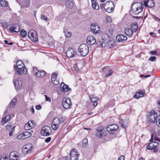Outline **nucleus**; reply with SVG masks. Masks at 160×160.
<instances>
[{"label": "nucleus", "mask_w": 160, "mask_h": 160, "mask_svg": "<svg viewBox=\"0 0 160 160\" xmlns=\"http://www.w3.org/2000/svg\"><path fill=\"white\" fill-rule=\"evenodd\" d=\"M36 108L38 110H40L41 109V106L40 105H38L36 106Z\"/></svg>", "instance_id": "obj_57"}, {"label": "nucleus", "mask_w": 160, "mask_h": 160, "mask_svg": "<svg viewBox=\"0 0 160 160\" xmlns=\"http://www.w3.org/2000/svg\"><path fill=\"white\" fill-rule=\"evenodd\" d=\"M86 41L88 44L92 45L96 42V39L93 36H88L87 38Z\"/></svg>", "instance_id": "obj_20"}, {"label": "nucleus", "mask_w": 160, "mask_h": 160, "mask_svg": "<svg viewBox=\"0 0 160 160\" xmlns=\"http://www.w3.org/2000/svg\"><path fill=\"white\" fill-rule=\"evenodd\" d=\"M10 118L11 116L10 115H8L5 117L3 118L1 120L2 124H4L10 120Z\"/></svg>", "instance_id": "obj_28"}, {"label": "nucleus", "mask_w": 160, "mask_h": 160, "mask_svg": "<svg viewBox=\"0 0 160 160\" xmlns=\"http://www.w3.org/2000/svg\"><path fill=\"white\" fill-rule=\"evenodd\" d=\"M17 100L15 98L12 99L10 103V108H12L14 107L16 103Z\"/></svg>", "instance_id": "obj_31"}, {"label": "nucleus", "mask_w": 160, "mask_h": 160, "mask_svg": "<svg viewBox=\"0 0 160 160\" xmlns=\"http://www.w3.org/2000/svg\"><path fill=\"white\" fill-rule=\"evenodd\" d=\"M124 32L125 34L128 37H131L132 35L133 32L129 28H126L125 29Z\"/></svg>", "instance_id": "obj_25"}, {"label": "nucleus", "mask_w": 160, "mask_h": 160, "mask_svg": "<svg viewBox=\"0 0 160 160\" xmlns=\"http://www.w3.org/2000/svg\"><path fill=\"white\" fill-rule=\"evenodd\" d=\"M153 113H152L148 118V120L151 122H154L157 119V113L153 111Z\"/></svg>", "instance_id": "obj_23"}, {"label": "nucleus", "mask_w": 160, "mask_h": 160, "mask_svg": "<svg viewBox=\"0 0 160 160\" xmlns=\"http://www.w3.org/2000/svg\"><path fill=\"white\" fill-rule=\"evenodd\" d=\"M24 65V64L23 63L22 61H21L20 60H18L17 61L16 63V67L18 66H19L21 65Z\"/></svg>", "instance_id": "obj_42"}, {"label": "nucleus", "mask_w": 160, "mask_h": 160, "mask_svg": "<svg viewBox=\"0 0 160 160\" xmlns=\"http://www.w3.org/2000/svg\"><path fill=\"white\" fill-rule=\"evenodd\" d=\"M58 120L60 121V122L61 123H63L66 120V118H65L60 117V118H58Z\"/></svg>", "instance_id": "obj_47"}, {"label": "nucleus", "mask_w": 160, "mask_h": 160, "mask_svg": "<svg viewBox=\"0 0 160 160\" xmlns=\"http://www.w3.org/2000/svg\"><path fill=\"white\" fill-rule=\"evenodd\" d=\"M116 39L118 42H123L127 39V38L122 34H120L116 37Z\"/></svg>", "instance_id": "obj_24"}, {"label": "nucleus", "mask_w": 160, "mask_h": 160, "mask_svg": "<svg viewBox=\"0 0 160 160\" xmlns=\"http://www.w3.org/2000/svg\"><path fill=\"white\" fill-rule=\"evenodd\" d=\"M28 36L33 42H36L38 40L36 32L33 30H30L28 32Z\"/></svg>", "instance_id": "obj_5"}, {"label": "nucleus", "mask_w": 160, "mask_h": 160, "mask_svg": "<svg viewBox=\"0 0 160 160\" xmlns=\"http://www.w3.org/2000/svg\"><path fill=\"white\" fill-rule=\"evenodd\" d=\"M102 39L103 42H107L108 40L109 36L107 34H103L102 35Z\"/></svg>", "instance_id": "obj_33"}, {"label": "nucleus", "mask_w": 160, "mask_h": 160, "mask_svg": "<svg viewBox=\"0 0 160 160\" xmlns=\"http://www.w3.org/2000/svg\"><path fill=\"white\" fill-rule=\"evenodd\" d=\"M118 160H124V157L123 156H121Z\"/></svg>", "instance_id": "obj_59"}, {"label": "nucleus", "mask_w": 160, "mask_h": 160, "mask_svg": "<svg viewBox=\"0 0 160 160\" xmlns=\"http://www.w3.org/2000/svg\"><path fill=\"white\" fill-rule=\"evenodd\" d=\"M93 102V105L95 107L97 106L98 103H97V101L94 102Z\"/></svg>", "instance_id": "obj_64"}, {"label": "nucleus", "mask_w": 160, "mask_h": 160, "mask_svg": "<svg viewBox=\"0 0 160 160\" xmlns=\"http://www.w3.org/2000/svg\"><path fill=\"white\" fill-rule=\"evenodd\" d=\"M154 138L155 140L160 141V139L158 138L157 136H154L153 135H152L151 136V139Z\"/></svg>", "instance_id": "obj_49"}, {"label": "nucleus", "mask_w": 160, "mask_h": 160, "mask_svg": "<svg viewBox=\"0 0 160 160\" xmlns=\"http://www.w3.org/2000/svg\"><path fill=\"white\" fill-rule=\"evenodd\" d=\"M22 81L20 78H18L13 81V83L15 87L17 90H19L21 89L22 85Z\"/></svg>", "instance_id": "obj_8"}, {"label": "nucleus", "mask_w": 160, "mask_h": 160, "mask_svg": "<svg viewBox=\"0 0 160 160\" xmlns=\"http://www.w3.org/2000/svg\"><path fill=\"white\" fill-rule=\"evenodd\" d=\"M15 127H13L10 124L8 125L7 126V128L8 129H9L10 128H11V130L9 131V136H11L12 135V132H13L14 129Z\"/></svg>", "instance_id": "obj_30"}, {"label": "nucleus", "mask_w": 160, "mask_h": 160, "mask_svg": "<svg viewBox=\"0 0 160 160\" xmlns=\"http://www.w3.org/2000/svg\"><path fill=\"white\" fill-rule=\"evenodd\" d=\"M96 131V136L97 137L100 138L103 137V134L104 133V130L103 129L99 127L97 128Z\"/></svg>", "instance_id": "obj_22"}, {"label": "nucleus", "mask_w": 160, "mask_h": 160, "mask_svg": "<svg viewBox=\"0 0 160 160\" xmlns=\"http://www.w3.org/2000/svg\"><path fill=\"white\" fill-rule=\"evenodd\" d=\"M107 44L108 47H112L114 44L113 42L111 40H108L107 42Z\"/></svg>", "instance_id": "obj_41"}, {"label": "nucleus", "mask_w": 160, "mask_h": 160, "mask_svg": "<svg viewBox=\"0 0 160 160\" xmlns=\"http://www.w3.org/2000/svg\"><path fill=\"white\" fill-rule=\"evenodd\" d=\"M0 160H8V157L6 154H3L1 156Z\"/></svg>", "instance_id": "obj_37"}, {"label": "nucleus", "mask_w": 160, "mask_h": 160, "mask_svg": "<svg viewBox=\"0 0 160 160\" xmlns=\"http://www.w3.org/2000/svg\"><path fill=\"white\" fill-rule=\"evenodd\" d=\"M79 156L76 150L74 149L71 151L70 154L71 160H77L78 159Z\"/></svg>", "instance_id": "obj_10"}, {"label": "nucleus", "mask_w": 160, "mask_h": 160, "mask_svg": "<svg viewBox=\"0 0 160 160\" xmlns=\"http://www.w3.org/2000/svg\"><path fill=\"white\" fill-rule=\"evenodd\" d=\"M14 68H15L17 72L19 74H25L27 73V69L24 65H20L17 67H16V66L15 65Z\"/></svg>", "instance_id": "obj_7"}, {"label": "nucleus", "mask_w": 160, "mask_h": 160, "mask_svg": "<svg viewBox=\"0 0 160 160\" xmlns=\"http://www.w3.org/2000/svg\"><path fill=\"white\" fill-rule=\"evenodd\" d=\"M157 53V52L156 51H151L150 52V53L153 55H156Z\"/></svg>", "instance_id": "obj_61"}, {"label": "nucleus", "mask_w": 160, "mask_h": 160, "mask_svg": "<svg viewBox=\"0 0 160 160\" xmlns=\"http://www.w3.org/2000/svg\"><path fill=\"white\" fill-rule=\"evenodd\" d=\"M64 85L62 88V90L63 92H67L70 90V88H69L68 85H65L63 83Z\"/></svg>", "instance_id": "obj_34"}, {"label": "nucleus", "mask_w": 160, "mask_h": 160, "mask_svg": "<svg viewBox=\"0 0 160 160\" xmlns=\"http://www.w3.org/2000/svg\"><path fill=\"white\" fill-rule=\"evenodd\" d=\"M130 28L133 32H135L138 30V25L136 22H134L131 25Z\"/></svg>", "instance_id": "obj_26"}, {"label": "nucleus", "mask_w": 160, "mask_h": 160, "mask_svg": "<svg viewBox=\"0 0 160 160\" xmlns=\"http://www.w3.org/2000/svg\"><path fill=\"white\" fill-rule=\"evenodd\" d=\"M90 98L92 102L97 101L98 99V98L95 97L94 96H92V97H90Z\"/></svg>", "instance_id": "obj_40"}, {"label": "nucleus", "mask_w": 160, "mask_h": 160, "mask_svg": "<svg viewBox=\"0 0 160 160\" xmlns=\"http://www.w3.org/2000/svg\"><path fill=\"white\" fill-rule=\"evenodd\" d=\"M88 140L87 138H84L82 141V145L83 147H85L87 144Z\"/></svg>", "instance_id": "obj_44"}, {"label": "nucleus", "mask_w": 160, "mask_h": 160, "mask_svg": "<svg viewBox=\"0 0 160 160\" xmlns=\"http://www.w3.org/2000/svg\"><path fill=\"white\" fill-rule=\"evenodd\" d=\"M106 20L107 22L109 23L111 22L112 21L111 17L109 16H107L106 17Z\"/></svg>", "instance_id": "obj_43"}, {"label": "nucleus", "mask_w": 160, "mask_h": 160, "mask_svg": "<svg viewBox=\"0 0 160 160\" xmlns=\"http://www.w3.org/2000/svg\"><path fill=\"white\" fill-rule=\"evenodd\" d=\"M25 138L29 137L32 135V133L29 132H26L23 133Z\"/></svg>", "instance_id": "obj_35"}, {"label": "nucleus", "mask_w": 160, "mask_h": 160, "mask_svg": "<svg viewBox=\"0 0 160 160\" xmlns=\"http://www.w3.org/2000/svg\"><path fill=\"white\" fill-rule=\"evenodd\" d=\"M71 104V102L69 98H63L62 101V105L65 109L69 108Z\"/></svg>", "instance_id": "obj_9"}, {"label": "nucleus", "mask_w": 160, "mask_h": 160, "mask_svg": "<svg viewBox=\"0 0 160 160\" xmlns=\"http://www.w3.org/2000/svg\"><path fill=\"white\" fill-rule=\"evenodd\" d=\"M17 138L19 139H23L25 138V137L23 133L20 134L17 136Z\"/></svg>", "instance_id": "obj_46"}, {"label": "nucleus", "mask_w": 160, "mask_h": 160, "mask_svg": "<svg viewBox=\"0 0 160 160\" xmlns=\"http://www.w3.org/2000/svg\"><path fill=\"white\" fill-rule=\"evenodd\" d=\"M9 30L11 32H18L20 30V26L18 24H13L10 28Z\"/></svg>", "instance_id": "obj_18"}, {"label": "nucleus", "mask_w": 160, "mask_h": 160, "mask_svg": "<svg viewBox=\"0 0 160 160\" xmlns=\"http://www.w3.org/2000/svg\"><path fill=\"white\" fill-rule=\"evenodd\" d=\"M102 43L101 47H105L106 45V42H103Z\"/></svg>", "instance_id": "obj_58"}, {"label": "nucleus", "mask_w": 160, "mask_h": 160, "mask_svg": "<svg viewBox=\"0 0 160 160\" xmlns=\"http://www.w3.org/2000/svg\"><path fill=\"white\" fill-rule=\"evenodd\" d=\"M158 145V143L155 142H151L150 143L147 147V148L148 149H153L155 152L158 151V149L157 147Z\"/></svg>", "instance_id": "obj_15"}, {"label": "nucleus", "mask_w": 160, "mask_h": 160, "mask_svg": "<svg viewBox=\"0 0 160 160\" xmlns=\"http://www.w3.org/2000/svg\"><path fill=\"white\" fill-rule=\"evenodd\" d=\"M78 51L81 56H85L88 53V47L86 44H83L80 46L78 49Z\"/></svg>", "instance_id": "obj_2"}, {"label": "nucleus", "mask_w": 160, "mask_h": 160, "mask_svg": "<svg viewBox=\"0 0 160 160\" xmlns=\"http://www.w3.org/2000/svg\"><path fill=\"white\" fill-rule=\"evenodd\" d=\"M42 19L43 20H45L46 22L48 21V19L47 17L46 16L44 15L42 16L41 17Z\"/></svg>", "instance_id": "obj_53"}, {"label": "nucleus", "mask_w": 160, "mask_h": 160, "mask_svg": "<svg viewBox=\"0 0 160 160\" xmlns=\"http://www.w3.org/2000/svg\"><path fill=\"white\" fill-rule=\"evenodd\" d=\"M57 74L55 73H53L52 75V80L57 79Z\"/></svg>", "instance_id": "obj_48"}, {"label": "nucleus", "mask_w": 160, "mask_h": 160, "mask_svg": "<svg viewBox=\"0 0 160 160\" xmlns=\"http://www.w3.org/2000/svg\"><path fill=\"white\" fill-rule=\"evenodd\" d=\"M66 55L67 57L72 58L77 55V52L72 48H69L66 52Z\"/></svg>", "instance_id": "obj_12"}, {"label": "nucleus", "mask_w": 160, "mask_h": 160, "mask_svg": "<svg viewBox=\"0 0 160 160\" xmlns=\"http://www.w3.org/2000/svg\"><path fill=\"white\" fill-rule=\"evenodd\" d=\"M52 81L53 84L57 85H58L59 83V82L58 80L57 79H52Z\"/></svg>", "instance_id": "obj_45"}, {"label": "nucleus", "mask_w": 160, "mask_h": 160, "mask_svg": "<svg viewBox=\"0 0 160 160\" xmlns=\"http://www.w3.org/2000/svg\"><path fill=\"white\" fill-rule=\"evenodd\" d=\"M112 73V70L110 69L108 72V74L105 75V77H106L108 76H110Z\"/></svg>", "instance_id": "obj_50"}, {"label": "nucleus", "mask_w": 160, "mask_h": 160, "mask_svg": "<svg viewBox=\"0 0 160 160\" xmlns=\"http://www.w3.org/2000/svg\"><path fill=\"white\" fill-rule=\"evenodd\" d=\"M61 123L58 120V118H55L53 120L52 124V129L53 130H56L59 127Z\"/></svg>", "instance_id": "obj_14"}, {"label": "nucleus", "mask_w": 160, "mask_h": 160, "mask_svg": "<svg viewBox=\"0 0 160 160\" xmlns=\"http://www.w3.org/2000/svg\"><path fill=\"white\" fill-rule=\"evenodd\" d=\"M65 36L68 38H69L71 36L72 33L70 32H68L67 30L64 31Z\"/></svg>", "instance_id": "obj_38"}, {"label": "nucleus", "mask_w": 160, "mask_h": 160, "mask_svg": "<svg viewBox=\"0 0 160 160\" xmlns=\"http://www.w3.org/2000/svg\"><path fill=\"white\" fill-rule=\"evenodd\" d=\"M144 5L151 8L154 6L155 3L153 0H144Z\"/></svg>", "instance_id": "obj_21"}, {"label": "nucleus", "mask_w": 160, "mask_h": 160, "mask_svg": "<svg viewBox=\"0 0 160 160\" xmlns=\"http://www.w3.org/2000/svg\"><path fill=\"white\" fill-rule=\"evenodd\" d=\"M36 126V124L33 121H29L24 126V128L26 130H28L34 128Z\"/></svg>", "instance_id": "obj_17"}, {"label": "nucleus", "mask_w": 160, "mask_h": 160, "mask_svg": "<svg viewBox=\"0 0 160 160\" xmlns=\"http://www.w3.org/2000/svg\"><path fill=\"white\" fill-rule=\"evenodd\" d=\"M20 35L22 37L24 38L26 37L27 35V32L24 29H22L20 32Z\"/></svg>", "instance_id": "obj_36"}, {"label": "nucleus", "mask_w": 160, "mask_h": 160, "mask_svg": "<svg viewBox=\"0 0 160 160\" xmlns=\"http://www.w3.org/2000/svg\"><path fill=\"white\" fill-rule=\"evenodd\" d=\"M79 69L77 64H75L74 65V70L76 71H78Z\"/></svg>", "instance_id": "obj_55"}, {"label": "nucleus", "mask_w": 160, "mask_h": 160, "mask_svg": "<svg viewBox=\"0 0 160 160\" xmlns=\"http://www.w3.org/2000/svg\"><path fill=\"white\" fill-rule=\"evenodd\" d=\"M51 139V138L50 137H48L45 140V142L47 143H48L50 142Z\"/></svg>", "instance_id": "obj_54"}, {"label": "nucleus", "mask_w": 160, "mask_h": 160, "mask_svg": "<svg viewBox=\"0 0 160 160\" xmlns=\"http://www.w3.org/2000/svg\"><path fill=\"white\" fill-rule=\"evenodd\" d=\"M144 94V92L141 90H138L134 96V97L135 98L138 99L142 97Z\"/></svg>", "instance_id": "obj_27"}, {"label": "nucleus", "mask_w": 160, "mask_h": 160, "mask_svg": "<svg viewBox=\"0 0 160 160\" xmlns=\"http://www.w3.org/2000/svg\"><path fill=\"white\" fill-rule=\"evenodd\" d=\"M156 59V57L155 56L151 57L149 58V60L151 61H154Z\"/></svg>", "instance_id": "obj_56"}, {"label": "nucleus", "mask_w": 160, "mask_h": 160, "mask_svg": "<svg viewBox=\"0 0 160 160\" xmlns=\"http://www.w3.org/2000/svg\"><path fill=\"white\" fill-rule=\"evenodd\" d=\"M156 124L158 126L160 127V116H158L157 117Z\"/></svg>", "instance_id": "obj_39"}, {"label": "nucleus", "mask_w": 160, "mask_h": 160, "mask_svg": "<svg viewBox=\"0 0 160 160\" xmlns=\"http://www.w3.org/2000/svg\"><path fill=\"white\" fill-rule=\"evenodd\" d=\"M1 24L2 25V26H3V27H4L5 28H8V24L6 22H2L1 23Z\"/></svg>", "instance_id": "obj_52"}, {"label": "nucleus", "mask_w": 160, "mask_h": 160, "mask_svg": "<svg viewBox=\"0 0 160 160\" xmlns=\"http://www.w3.org/2000/svg\"><path fill=\"white\" fill-rule=\"evenodd\" d=\"M30 109L32 111V113H34V109L33 106H32L30 107Z\"/></svg>", "instance_id": "obj_62"}, {"label": "nucleus", "mask_w": 160, "mask_h": 160, "mask_svg": "<svg viewBox=\"0 0 160 160\" xmlns=\"http://www.w3.org/2000/svg\"><path fill=\"white\" fill-rule=\"evenodd\" d=\"M9 160H19L18 153L16 151L11 152L9 155Z\"/></svg>", "instance_id": "obj_16"}, {"label": "nucleus", "mask_w": 160, "mask_h": 160, "mask_svg": "<svg viewBox=\"0 0 160 160\" xmlns=\"http://www.w3.org/2000/svg\"><path fill=\"white\" fill-rule=\"evenodd\" d=\"M45 97V100L46 101H48L49 102H51V99L50 97H48L46 95H44Z\"/></svg>", "instance_id": "obj_51"}, {"label": "nucleus", "mask_w": 160, "mask_h": 160, "mask_svg": "<svg viewBox=\"0 0 160 160\" xmlns=\"http://www.w3.org/2000/svg\"><path fill=\"white\" fill-rule=\"evenodd\" d=\"M32 149V146L31 144H26L23 147L22 150L23 153L24 154H27L30 153Z\"/></svg>", "instance_id": "obj_6"}, {"label": "nucleus", "mask_w": 160, "mask_h": 160, "mask_svg": "<svg viewBox=\"0 0 160 160\" xmlns=\"http://www.w3.org/2000/svg\"><path fill=\"white\" fill-rule=\"evenodd\" d=\"M119 128L118 125L112 124L109 126L107 128V131L110 134H112L114 132L117 130Z\"/></svg>", "instance_id": "obj_13"}, {"label": "nucleus", "mask_w": 160, "mask_h": 160, "mask_svg": "<svg viewBox=\"0 0 160 160\" xmlns=\"http://www.w3.org/2000/svg\"><path fill=\"white\" fill-rule=\"evenodd\" d=\"M51 132V130L50 127L46 126L42 128L41 131V134L44 136H49Z\"/></svg>", "instance_id": "obj_3"}, {"label": "nucleus", "mask_w": 160, "mask_h": 160, "mask_svg": "<svg viewBox=\"0 0 160 160\" xmlns=\"http://www.w3.org/2000/svg\"><path fill=\"white\" fill-rule=\"evenodd\" d=\"M92 6L93 9L97 10L99 8V6L98 4L94 0H92Z\"/></svg>", "instance_id": "obj_29"}, {"label": "nucleus", "mask_w": 160, "mask_h": 160, "mask_svg": "<svg viewBox=\"0 0 160 160\" xmlns=\"http://www.w3.org/2000/svg\"><path fill=\"white\" fill-rule=\"evenodd\" d=\"M33 69L35 75L38 77H42L45 75L46 73L44 71H38L35 67H33Z\"/></svg>", "instance_id": "obj_19"}, {"label": "nucleus", "mask_w": 160, "mask_h": 160, "mask_svg": "<svg viewBox=\"0 0 160 160\" xmlns=\"http://www.w3.org/2000/svg\"><path fill=\"white\" fill-rule=\"evenodd\" d=\"M152 18L155 20H158L159 21H160V19L159 18H158L157 17H155L154 16H153Z\"/></svg>", "instance_id": "obj_63"}, {"label": "nucleus", "mask_w": 160, "mask_h": 160, "mask_svg": "<svg viewBox=\"0 0 160 160\" xmlns=\"http://www.w3.org/2000/svg\"><path fill=\"white\" fill-rule=\"evenodd\" d=\"M114 4L112 1L106 2L104 6V8L106 11L110 13L112 12L114 10Z\"/></svg>", "instance_id": "obj_4"}, {"label": "nucleus", "mask_w": 160, "mask_h": 160, "mask_svg": "<svg viewBox=\"0 0 160 160\" xmlns=\"http://www.w3.org/2000/svg\"><path fill=\"white\" fill-rule=\"evenodd\" d=\"M102 43L101 41H98L96 42V44L98 46L101 47Z\"/></svg>", "instance_id": "obj_60"}, {"label": "nucleus", "mask_w": 160, "mask_h": 160, "mask_svg": "<svg viewBox=\"0 0 160 160\" xmlns=\"http://www.w3.org/2000/svg\"><path fill=\"white\" fill-rule=\"evenodd\" d=\"M143 8L142 3L136 2L132 5V11L135 14H138L142 11Z\"/></svg>", "instance_id": "obj_1"}, {"label": "nucleus", "mask_w": 160, "mask_h": 160, "mask_svg": "<svg viewBox=\"0 0 160 160\" xmlns=\"http://www.w3.org/2000/svg\"><path fill=\"white\" fill-rule=\"evenodd\" d=\"M8 4L5 0H0V6L3 7H7Z\"/></svg>", "instance_id": "obj_32"}, {"label": "nucleus", "mask_w": 160, "mask_h": 160, "mask_svg": "<svg viewBox=\"0 0 160 160\" xmlns=\"http://www.w3.org/2000/svg\"><path fill=\"white\" fill-rule=\"evenodd\" d=\"M100 27L97 24L92 23L91 25V30L93 33L97 34L100 32Z\"/></svg>", "instance_id": "obj_11"}]
</instances>
